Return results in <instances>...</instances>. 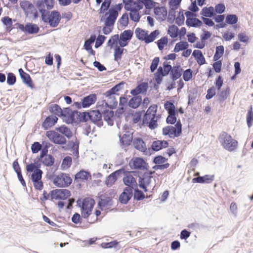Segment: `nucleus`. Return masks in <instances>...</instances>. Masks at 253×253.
Wrapping results in <instances>:
<instances>
[{"mask_svg":"<svg viewBox=\"0 0 253 253\" xmlns=\"http://www.w3.org/2000/svg\"><path fill=\"white\" fill-rule=\"evenodd\" d=\"M135 34L136 37L139 40L144 41L146 43H149L154 41L160 34V31L158 30H155L149 35L148 31L137 28L135 29Z\"/></svg>","mask_w":253,"mask_h":253,"instance_id":"1","label":"nucleus"},{"mask_svg":"<svg viewBox=\"0 0 253 253\" xmlns=\"http://www.w3.org/2000/svg\"><path fill=\"white\" fill-rule=\"evenodd\" d=\"M219 140L224 148L229 151H234L238 144L237 141L233 139L230 135L224 131L220 133Z\"/></svg>","mask_w":253,"mask_h":253,"instance_id":"2","label":"nucleus"},{"mask_svg":"<svg viewBox=\"0 0 253 253\" xmlns=\"http://www.w3.org/2000/svg\"><path fill=\"white\" fill-rule=\"evenodd\" d=\"M53 177V183L58 187H67L72 182V179L68 174L62 173Z\"/></svg>","mask_w":253,"mask_h":253,"instance_id":"3","label":"nucleus"},{"mask_svg":"<svg viewBox=\"0 0 253 253\" xmlns=\"http://www.w3.org/2000/svg\"><path fill=\"white\" fill-rule=\"evenodd\" d=\"M43 19H42L44 23H48L51 27H56L61 20V15L57 10H53L51 11L50 14H45Z\"/></svg>","mask_w":253,"mask_h":253,"instance_id":"4","label":"nucleus"},{"mask_svg":"<svg viewBox=\"0 0 253 253\" xmlns=\"http://www.w3.org/2000/svg\"><path fill=\"white\" fill-rule=\"evenodd\" d=\"M94 205V201L91 199H84L81 206L82 216L86 218L91 214Z\"/></svg>","mask_w":253,"mask_h":253,"instance_id":"5","label":"nucleus"},{"mask_svg":"<svg viewBox=\"0 0 253 253\" xmlns=\"http://www.w3.org/2000/svg\"><path fill=\"white\" fill-rule=\"evenodd\" d=\"M46 136L54 144L64 145L67 143L65 137L54 130L46 131Z\"/></svg>","mask_w":253,"mask_h":253,"instance_id":"6","label":"nucleus"},{"mask_svg":"<svg viewBox=\"0 0 253 253\" xmlns=\"http://www.w3.org/2000/svg\"><path fill=\"white\" fill-rule=\"evenodd\" d=\"M51 200H66L71 196V192L66 189L52 190L50 192Z\"/></svg>","mask_w":253,"mask_h":253,"instance_id":"7","label":"nucleus"},{"mask_svg":"<svg viewBox=\"0 0 253 253\" xmlns=\"http://www.w3.org/2000/svg\"><path fill=\"white\" fill-rule=\"evenodd\" d=\"M15 25L22 32L28 34H36L40 30L39 26L32 23H27L25 26L22 24L17 23Z\"/></svg>","mask_w":253,"mask_h":253,"instance_id":"8","label":"nucleus"},{"mask_svg":"<svg viewBox=\"0 0 253 253\" xmlns=\"http://www.w3.org/2000/svg\"><path fill=\"white\" fill-rule=\"evenodd\" d=\"M133 32L131 30H126L121 33L119 36V44L120 47H125L128 45L132 39Z\"/></svg>","mask_w":253,"mask_h":253,"instance_id":"9","label":"nucleus"},{"mask_svg":"<svg viewBox=\"0 0 253 253\" xmlns=\"http://www.w3.org/2000/svg\"><path fill=\"white\" fill-rule=\"evenodd\" d=\"M89 120L98 126L101 127L103 123L102 120V114L98 110L88 111Z\"/></svg>","mask_w":253,"mask_h":253,"instance_id":"10","label":"nucleus"},{"mask_svg":"<svg viewBox=\"0 0 253 253\" xmlns=\"http://www.w3.org/2000/svg\"><path fill=\"white\" fill-rule=\"evenodd\" d=\"M125 169L124 168H122L111 173L106 177L105 180V184L108 187L112 186L117 180L118 176L121 175L122 173H125Z\"/></svg>","mask_w":253,"mask_h":253,"instance_id":"11","label":"nucleus"},{"mask_svg":"<svg viewBox=\"0 0 253 253\" xmlns=\"http://www.w3.org/2000/svg\"><path fill=\"white\" fill-rule=\"evenodd\" d=\"M108 15L105 21V26L106 27H112L114 26L115 21L118 16L117 13L113 8H110L108 12L105 15Z\"/></svg>","mask_w":253,"mask_h":253,"instance_id":"12","label":"nucleus"},{"mask_svg":"<svg viewBox=\"0 0 253 253\" xmlns=\"http://www.w3.org/2000/svg\"><path fill=\"white\" fill-rule=\"evenodd\" d=\"M126 174L123 178L124 184L133 190V188L138 187L136 179L131 174L130 172L126 171Z\"/></svg>","mask_w":253,"mask_h":253,"instance_id":"13","label":"nucleus"},{"mask_svg":"<svg viewBox=\"0 0 253 253\" xmlns=\"http://www.w3.org/2000/svg\"><path fill=\"white\" fill-rule=\"evenodd\" d=\"M129 165L131 169H147V164L143 158L137 157L132 162L130 161Z\"/></svg>","mask_w":253,"mask_h":253,"instance_id":"14","label":"nucleus"},{"mask_svg":"<svg viewBox=\"0 0 253 253\" xmlns=\"http://www.w3.org/2000/svg\"><path fill=\"white\" fill-rule=\"evenodd\" d=\"M132 190L129 187H126L119 197V201L122 204H126L132 196Z\"/></svg>","mask_w":253,"mask_h":253,"instance_id":"15","label":"nucleus"},{"mask_svg":"<svg viewBox=\"0 0 253 253\" xmlns=\"http://www.w3.org/2000/svg\"><path fill=\"white\" fill-rule=\"evenodd\" d=\"M18 72L23 83L31 88H34V85L29 74L24 72L22 68L19 69Z\"/></svg>","mask_w":253,"mask_h":253,"instance_id":"16","label":"nucleus"},{"mask_svg":"<svg viewBox=\"0 0 253 253\" xmlns=\"http://www.w3.org/2000/svg\"><path fill=\"white\" fill-rule=\"evenodd\" d=\"M58 118L54 115H50L47 117L42 124V127L45 130L53 126L57 122Z\"/></svg>","mask_w":253,"mask_h":253,"instance_id":"17","label":"nucleus"},{"mask_svg":"<svg viewBox=\"0 0 253 253\" xmlns=\"http://www.w3.org/2000/svg\"><path fill=\"white\" fill-rule=\"evenodd\" d=\"M97 97L95 94H90L81 99L83 108H87L94 104L96 101Z\"/></svg>","mask_w":253,"mask_h":253,"instance_id":"18","label":"nucleus"},{"mask_svg":"<svg viewBox=\"0 0 253 253\" xmlns=\"http://www.w3.org/2000/svg\"><path fill=\"white\" fill-rule=\"evenodd\" d=\"M132 144L136 149L143 152L146 151V144L142 138L139 137L134 138L132 141Z\"/></svg>","mask_w":253,"mask_h":253,"instance_id":"19","label":"nucleus"},{"mask_svg":"<svg viewBox=\"0 0 253 253\" xmlns=\"http://www.w3.org/2000/svg\"><path fill=\"white\" fill-rule=\"evenodd\" d=\"M170 137L171 138V135H173L174 137H177L180 135L182 133V125L180 120H178L175 125V126H169Z\"/></svg>","mask_w":253,"mask_h":253,"instance_id":"20","label":"nucleus"},{"mask_svg":"<svg viewBox=\"0 0 253 253\" xmlns=\"http://www.w3.org/2000/svg\"><path fill=\"white\" fill-rule=\"evenodd\" d=\"M154 14L157 16L158 18L161 20H164L166 19L168 11L166 7L161 6L158 7L154 8Z\"/></svg>","mask_w":253,"mask_h":253,"instance_id":"21","label":"nucleus"},{"mask_svg":"<svg viewBox=\"0 0 253 253\" xmlns=\"http://www.w3.org/2000/svg\"><path fill=\"white\" fill-rule=\"evenodd\" d=\"M213 175H205L203 176H198L192 179L193 183H210L213 180Z\"/></svg>","mask_w":253,"mask_h":253,"instance_id":"22","label":"nucleus"},{"mask_svg":"<svg viewBox=\"0 0 253 253\" xmlns=\"http://www.w3.org/2000/svg\"><path fill=\"white\" fill-rule=\"evenodd\" d=\"M182 71L183 69L179 65L173 67V69L170 73V78L173 81H176L181 76Z\"/></svg>","mask_w":253,"mask_h":253,"instance_id":"23","label":"nucleus"},{"mask_svg":"<svg viewBox=\"0 0 253 253\" xmlns=\"http://www.w3.org/2000/svg\"><path fill=\"white\" fill-rule=\"evenodd\" d=\"M112 205L113 200L112 198L110 197L102 198V196H101L100 197L98 203V206L101 210H102L103 208L107 207V206H111Z\"/></svg>","mask_w":253,"mask_h":253,"instance_id":"24","label":"nucleus"},{"mask_svg":"<svg viewBox=\"0 0 253 253\" xmlns=\"http://www.w3.org/2000/svg\"><path fill=\"white\" fill-rule=\"evenodd\" d=\"M91 179V175L89 171L82 169L77 172L75 175V180L79 179L87 180L88 179Z\"/></svg>","mask_w":253,"mask_h":253,"instance_id":"25","label":"nucleus"},{"mask_svg":"<svg viewBox=\"0 0 253 253\" xmlns=\"http://www.w3.org/2000/svg\"><path fill=\"white\" fill-rule=\"evenodd\" d=\"M142 103V97L141 96H133L128 102V105L131 108H137Z\"/></svg>","mask_w":253,"mask_h":253,"instance_id":"26","label":"nucleus"},{"mask_svg":"<svg viewBox=\"0 0 253 253\" xmlns=\"http://www.w3.org/2000/svg\"><path fill=\"white\" fill-rule=\"evenodd\" d=\"M192 56L200 65H202L206 63L205 58L201 50H194L193 52Z\"/></svg>","mask_w":253,"mask_h":253,"instance_id":"27","label":"nucleus"},{"mask_svg":"<svg viewBox=\"0 0 253 253\" xmlns=\"http://www.w3.org/2000/svg\"><path fill=\"white\" fill-rule=\"evenodd\" d=\"M104 120L107 122L109 126H113L114 124V112L112 110H105L103 112Z\"/></svg>","mask_w":253,"mask_h":253,"instance_id":"28","label":"nucleus"},{"mask_svg":"<svg viewBox=\"0 0 253 253\" xmlns=\"http://www.w3.org/2000/svg\"><path fill=\"white\" fill-rule=\"evenodd\" d=\"M88 112L84 111L81 112L78 111L76 119V124L78 125L81 123H86L89 120Z\"/></svg>","mask_w":253,"mask_h":253,"instance_id":"29","label":"nucleus"},{"mask_svg":"<svg viewBox=\"0 0 253 253\" xmlns=\"http://www.w3.org/2000/svg\"><path fill=\"white\" fill-rule=\"evenodd\" d=\"M201 15L206 17H212L215 15L213 7H204L201 10Z\"/></svg>","mask_w":253,"mask_h":253,"instance_id":"30","label":"nucleus"},{"mask_svg":"<svg viewBox=\"0 0 253 253\" xmlns=\"http://www.w3.org/2000/svg\"><path fill=\"white\" fill-rule=\"evenodd\" d=\"M152 175L149 173H144L142 176H139L138 183L149 185L151 183Z\"/></svg>","mask_w":253,"mask_h":253,"instance_id":"31","label":"nucleus"},{"mask_svg":"<svg viewBox=\"0 0 253 253\" xmlns=\"http://www.w3.org/2000/svg\"><path fill=\"white\" fill-rule=\"evenodd\" d=\"M77 110L71 111L66 118L64 119V121L68 124H76L77 115L78 114Z\"/></svg>","mask_w":253,"mask_h":253,"instance_id":"32","label":"nucleus"},{"mask_svg":"<svg viewBox=\"0 0 253 253\" xmlns=\"http://www.w3.org/2000/svg\"><path fill=\"white\" fill-rule=\"evenodd\" d=\"M106 97L107 98V100L105 102L106 106L111 109L116 108L118 105V101L116 97L114 95L106 96Z\"/></svg>","mask_w":253,"mask_h":253,"instance_id":"33","label":"nucleus"},{"mask_svg":"<svg viewBox=\"0 0 253 253\" xmlns=\"http://www.w3.org/2000/svg\"><path fill=\"white\" fill-rule=\"evenodd\" d=\"M79 142L76 139V141L74 142L73 140L69 141L67 144L68 148H71L73 151H74V154L75 156L77 158L79 157Z\"/></svg>","mask_w":253,"mask_h":253,"instance_id":"34","label":"nucleus"},{"mask_svg":"<svg viewBox=\"0 0 253 253\" xmlns=\"http://www.w3.org/2000/svg\"><path fill=\"white\" fill-rule=\"evenodd\" d=\"M48 109L50 113L54 114V116L60 117L62 115V108L57 104L50 105Z\"/></svg>","mask_w":253,"mask_h":253,"instance_id":"35","label":"nucleus"},{"mask_svg":"<svg viewBox=\"0 0 253 253\" xmlns=\"http://www.w3.org/2000/svg\"><path fill=\"white\" fill-rule=\"evenodd\" d=\"M132 136L130 134H125L120 138V143L125 146H129L133 141Z\"/></svg>","mask_w":253,"mask_h":253,"instance_id":"36","label":"nucleus"},{"mask_svg":"<svg viewBox=\"0 0 253 253\" xmlns=\"http://www.w3.org/2000/svg\"><path fill=\"white\" fill-rule=\"evenodd\" d=\"M202 24V22L197 18L192 17L188 20H186V25L188 27H200Z\"/></svg>","mask_w":253,"mask_h":253,"instance_id":"37","label":"nucleus"},{"mask_svg":"<svg viewBox=\"0 0 253 253\" xmlns=\"http://www.w3.org/2000/svg\"><path fill=\"white\" fill-rule=\"evenodd\" d=\"M20 6L25 12H32L35 9L33 4L27 0L21 1L20 2Z\"/></svg>","mask_w":253,"mask_h":253,"instance_id":"38","label":"nucleus"},{"mask_svg":"<svg viewBox=\"0 0 253 253\" xmlns=\"http://www.w3.org/2000/svg\"><path fill=\"white\" fill-rule=\"evenodd\" d=\"M36 6L41 13L42 19H43V17L45 14H49V11L44 9V3L43 0H39L37 1Z\"/></svg>","mask_w":253,"mask_h":253,"instance_id":"39","label":"nucleus"},{"mask_svg":"<svg viewBox=\"0 0 253 253\" xmlns=\"http://www.w3.org/2000/svg\"><path fill=\"white\" fill-rule=\"evenodd\" d=\"M56 130L63 134L67 138H70L72 136V132L67 126L63 125L60 127H56Z\"/></svg>","mask_w":253,"mask_h":253,"instance_id":"40","label":"nucleus"},{"mask_svg":"<svg viewBox=\"0 0 253 253\" xmlns=\"http://www.w3.org/2000/svg\"><path fill=\"white\" fill-rule=\"evenodd\" d=\"M123 47H120V45H116L114 49V60L118 61L122 58V56L123 54V51L125 50Z\"/></svg>","mask_w":253,"mask_h":253,"instance_id":"41","label":"nucleus"},{"mask_svg":"<svg viewBox=\"0 0 253 253\" xmlns=\"http://www.w3.org/2000/svg\"><path fill=\"white\" fill-rule=\"evenodd\" d=\"M224 48L223 45H219L216 47L215 52L213 57V61H217L223 55Z\"/></svg>","mask_w":253,"mask_h":253,"instance_id":"42","label":"nucleus"},{"mask_svg":"<svg viewBox=\"0 0 253 253\" xmlns=\"http://www.w3.org/2000/svg\"><path fill=\"white\" fill-rule=\"evenodd\" d=\"M188 95V105H191L195 101L197 97V89L192 88L189 90Z\"/></svg>","mask_w":253,"mask_h":253,"instance_id":"43","label":"nucleus"},{"mask_svg":"<svg viewBox=\"0 0 253 253\" xmlns=\"http://www.w3.org/2000/svg\"><path fill=\"white\" fill-rule=\"evenodd\" d=\"M189 46V44L186 42L181 41L177 43L174 47L173 51L178 52L181 50L186 49Z\"/></svg>","mask_w":253,"mask_h":253,"instance_id":"44","label":"nucleus"},{"mask_svg":"<svg viewBox=\"0 0 253 253\" xmlns=\"http://www.w3.org/2000/svg\"><path fill=\"white\" fill-rule=\"evenodd\" d=\"M133 189V198L134 200L137 201H140L145 198V195L144 193L141 190L138 189V187L134 188Z\"/></svg>","mask_w":253,"mask_h":253,"instance_id":"45","label":"nucleus"},{"mask_svg":"<svg viewBox=\"0 0 253 253\" xmlns=\"http://www.w3.org/2000/svg\"><path fill=\"white\" fill-rule=\"evenodd\" d=\"M178 28L176 26L172 25L169 27L168 33L171 38H175L178 35Z\"/></svg>","mask_w":253,"mask_h":253,"instance_id":"46","label":"nucleus"},{"mask_svg":"<svg viewBox=\"0 0 253 253\" xmlns=\"http://www.w3.org/2000/svg\"><path fill=\"white\" fill-rule=\"evenodd\" d=\"M238 21V17L234 14H227L225 18V22L227 24L233 25L236 24Z\"/></svg>","mask_w":253,"mask_h":253,"instance_id":"47","label":"nucleus"},{"mask_svg":"<svg viewBox=\"0 0 253 253\" xmlns=\"http://www.w3.org/2000/svg\"><path fill=\"white\" fill-rule=\"evenodd\" d=\"M164 107L168 113H176L174 104L170 101H167L165 103Z\"/></svg>","mask_w":253,"mask_h":253,"instance_id":"48","label":"nucleus"},{"mask_svg":"<svg viewBox=\"0 0 253 253\" xmlns=\"http://www.w3.org/2000/svg\"><path fill=\"white\" fill-rule=\"evenodd\" d=\"M42 163L45 166L51 167L54 163V158L52 155H48L44 158L42 161Z\"/></svg>","mask_w":253,"mask_h":253,"instance_id":"49","label":"nucleus"},{"mask_svg":"<svg viewBox=\"0 0 253 253\" xmlns=\"http://www.w3.org/2000/svg\"><path fill=\"white\" fill-rule=\"evenodd\" d=\"M150 110H151V109H150V110H147L146 112L145 113L142 119V125H145L146 123H148V122L150 121L153 119L156 118V116L152 115V114H149Z\"/></svg>","mask_w":253,"mask_h":253,"instance_id":"50","label":"nucleus"},{"mask_svg":"<svg viewBox=\"0 0 253 253\" xmlns=\"http://www.w3.org/2000/svg\"><path fill=\"white\" fill-rule=\"evenodd\" d=\"M168 43V39L166 36L161 38L157 42L158 48L160 50H162L164 49L165 46L167 45Z\"/></svg>","mask_w":253,"mask_h":253,"instance_id":"51","label":"nucleus"},{"mask_svg":"<svg viewBox=\"0 0 253 253\" xmlns=\"http://www.w3.org/2000/svg\"><path fill=\"white\" fill-rule=\"evenodd\" d=\"M42 173L43 172L42 170H34L31 174L32 181H40L42 180Z\"/></svg>","mask_w":253,"mask_h":253,"instance_id":"52","label":"nucleus"},{"mask_svg":"<svg viewBox=\"0 0 253 253\" xmlns=\"http://www.w3.org/2000/svg\"><path fill=\"white\" fill-rule=\"evenodd\" d=\"M111 3V0H104L101 4V7L99 9V13H104L107 11L109 9Z\"/></svg>","mask_w":253,"mask_h":253,"instance_id":"53","label":"nucleus"},{"mask_svg":"<svg viewBox=\"0 0 253 253\" xmlns=\"http://www.w3.org/2000/svg\"><path fill=\"white\" fill-rule=\"evenodd\" d=\"M72 165V158L70 156L65 157L62 161L61 167L63 169H67L71 167Z\"/></svg>","mask_w":253,"mask_h":253,"instance_id":"54","label":"nucleus"},{"mask_svg":"<svg viewBox=\"0 0 253 253\" xmlns=\"http://www.w3.org/2000/svg\"><path fill=\"white\" fill-rule=\"evenodd\" d=\"M144 4L146 9H152L155 6L156 2L152 0H137Z\"/></svg>","mask_w":253,"mask_h":253,"instance_id":"55","label":"nucleus"},{"mask_svg":"<svg viewBox=\"0 0 253 253\" xmlns=\"http://www.w3.org/2000/svg\"><path fill=\"white\" fill-rule=\"evenodd\" d=\"M253 122V108L252 106H250V108L248 110V112L247 116V123L248 126L250 127L252 125V123Z\"/></svg>","mask_w":253,"mask_h":253,"instance_id":"56","label":"nucleus"},{"mask_svg":"<svg viewBox=\"0 0 253 253\" xmlns=\"http://www.w3.org/2000/svg\"><path fill=\"white\" fill-rule=\"evenodd\" d=\"M136 87L141 94H146L148 88V84L147 82H142L136 86Z\"/></svg>","mask_w":253,"mask_h":253,"instance_id":"57","label":"nucleus"},{"mask_svg":"<svg viewBox=\"0 0 253 253\" xmlns=\"http://www.w3.org/2000/svg\"><path fill=\"white\" fill-rule=\"evenodd\" d=\"M193 77V72L191 69H187L184 71L183 73V79L185 82L190 81Z\"/></svg>","mask_w":253,"mask_h":253,"instance_id":"58","label":"nucleus"},{"mask_svg":"<svg viewBox=\"0 0 253 253\" xmlns=\"http://www.w3.org/2000/svg\"><path fill=\"white\" fill-rule=\"evenodd\" d=\"M106 37L104 35H99L97 38H96V42L95 44V48H97L101 46L105 42Z\"/></svg>","mask_w":253,"mask_h":253,"instance_id":"59","label":"nucleus"},{"mask_svg":"<svg viewBox=\"0 0 253 253\" xmlns=\"http://www.w3.org/2000/svg\"><path fill=\"white\" fill-rule=\"evenodd\" d=\"M119 35H114L109 39L107 42V45L108 46L112 47L115 44L119 42Z\"/></svg>","mask_w":253,"mask_h":253,"instance_id":"60","label":"nucleus"},{"mask_svg":"<svg viewBox=\"0 0 253 253\" xmlns=\"http://www.w3.org/2000/svg\"><path fill=\"white\" fill-rule=\"evenodd\" d=\"M129 14L130 18L132 21L135 22L139 21L141 16L138 13V12L133 10L131 11V12H130Z\"/></svg>","mask_w":253,"mask_h":253,"instance_id":"61","label":"nucleus"},{"mask_svg":"<svg viewBox=\"0 0 253 253\" xmlns=\"http://www.w3.org/2000/svg\"><path fill=\"white\" fill-rule=\"evenodd\" d=\"M120 24L123 27H126L128 24V17L127 13H124L119 20Z\"/></svg>","mask_w":253,"mask_h":253,"instance_id":"62","label":"nucleus"},{"mask_svg":"<svg viewBox=\"0 0 253 253\" xmlns=\"http://www.w3.org/2000/svg\"><path fill=\"white\" fill-rule=\"evenodd\" d=\"M42 145L39 142H34L31 146V150L33 154H36L38 152L42 150Z\"/></svg>","mask_w":253,"mask_h":253,"instance_id":"63","label":"nucleus"},{"mask_svg":"<svg viewBox=\"0 0 253 253\" xmlns=\"http://www.w3.org/2000/svg\"><path fill=\"white\" fill-rule=\"evenodd\" d=\"M176 113H169V115L167 118L166 122L168 124L173 125L176 122V117L175 116Z\"/></svg>","mask_w":253,"mask_h":253,"instance_id":"64","label":"nucleus"}]
</instances>
